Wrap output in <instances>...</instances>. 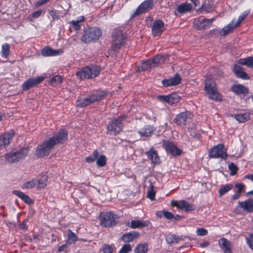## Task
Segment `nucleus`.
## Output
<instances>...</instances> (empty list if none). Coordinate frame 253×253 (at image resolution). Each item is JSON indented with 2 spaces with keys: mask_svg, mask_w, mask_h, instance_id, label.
<instances>
[{
  "mask_svg": "<svg viewBox=\"0 0 253 253\" xmlns=\"http://www.w3.org/2000/svg\"><path fill=\"white\" fill-rule=\"evenodd\" d=\"M67 139L68 131L64 129H60L52 137L39 145L35 151V154L39 158L47 156L56 145L64 143Z\"/></svg>",
  "mask_w": 253,
  "mask_h": 253,
  "instance_id": "obj_1",
  "label": "nucleus"
},
{
  "mask_svg": "<svg viewBox=\"0 0 253 253\" xmlns=\"http://www.w3.org/2000/svg\"><path fill=\"white\" fill-rule=\"evenodd\" d=\"M108 93L106 90H93L87 97H80L76 101V106L78 107H84L99 102L104 99L108 95Z\"/></svg>",
  "mask_w": 253,
  "mask_h": 253,
  "instance_id": "obj_2",
  "label": "nucleus"
},
{
  "mask_svg": "<svg viewBox=\"0 0 253 253\" xmlns=\"http://www.w3.org/2000/svg\"><path fill=\"white\" fill-rule=\"evenodd\" d=\"M112 46L108 50V53L113 56L115 52L119 51L122 46L125 45L127 37L122 30L115 29L112 33Z\"/></svg>",
  "mask_w": 253,
  "mask_h": 253,
  "instance_id": "obj_3",
  "label": "nucleus"
},
{
  "mask_svg": "<svg viewBox=\"0 0 253 253\" xmlns=\"http://www.w3.org/2000/svg\"><path fill=\"white\" fill-rule=\"evenodd\" d=\"M101 30L97 27L89 28L84 31L81 40L84 43H89L97 41L101 36Z\"/></svg>",
  "mask_w": 253,
  "mask_h": 253,
  "instance_id": "obj_4",
  "label": "nucleus"
},
{
  "mask_svg": "<svg viewBox=\"0 0 253 253\" xmlns=\"http://www.w3.org/2000/svg\"><path fill=\"white\" fill-rule=\"evenodd\" d=\"M126 118V116L124 115L111 121L107 126V133L112 135L119 134L123 129L124 126L122 122Z\"/></svg>",
  "mask_w": 253,
  "mask_h": 253,
  "instance_id": "obj_5",
  "label": "nucleus"
},
{
  "mask_svg": "<svg viewBox=\"0 0 253 253\" xmlns=\"http://www.w3.org/2000/svg\"><path fill=\"white\" fill-rule=\"evenodd\" d=\"M101 71L100 67L92 66L86 67L77 73V76L81 79H88L97 77Z\"/></svg>",
  "mask_w": 253,
  "mask_h": 253,
  "instance_id": "obj_6",
  "label": "nucleus"
},
{
  "mask_svg": "<svg viewBox=\"0 0 253 253\" xmlns=\"http://www.w3.org/2000/svg\"><path fill=\"white\" fill-rule=\"evenodd\" d=\"M28 147L21 148L17 151L5 154L6 160L10 163H14L24 158L29 153Z\"/></svg>",
  "mask_w": 253,
  "mask_h": 253,
  "instance_id": "obj_7",
  "label": "nucleus"
},
{
  "mask_svg": "<svg viewBox=\"0 0 253 253\" xmlns=\"http://www.w3.org/2000/svg\"><path fill=\"white\" fill-rule=\"evenodd\" d=\"M205 84V90L211 99L215 101H221L222 99L221 95L217 91L214 82L210 80H206Z\"/></svg>",
  "mask_w": 253,
  "mask_h": 253,
  "instance_id": "obj_8",
  "label": "nucleus"
},
{
  "mask_svg": "<svg viewBox=\"0 0 253 253\" xmlns=\"http://www.w3.org/2000/svg\"><path fill=\"white\" fill-rule=\"evenodd\" d=\"M118 218L117 214L111 211L101 213V225L106 227L114 226L116 225Z\"/></svg>",
  "mask_w": 253,
  "mask_h": 253,
  "instance_id": "obj_9",
  "label": "nucleus"
},
{
  "mask_svg": "<svg viewBox=\"0 0 253 253\" xmlns=\"http://www.w3.org/2000/svg\"><path fill=\"white\" fill-rule=\"evenodd\" d=\"M209 156L211 158H221L225 160L228 157L227 149L223 144H219L210 149Z\"/></svg>",
  "mask_w": 253,
  "mask_h": 253,
  "instance_id": "obj_10",
  "label": "nucleus"
},
{
  "mask_svg": "<svg viewBox=\"0 0 253 253\" xmlns=\"http://www.w3.org/2000/svg\"><path fill=\"white\" fill-rule=\"evenodd\" d=\"M170 203L171 206L176 207L178 209L185 212L193 211L195 209L194 205L189 203L184 200L179 201L172 200Z\"/></svg>",
  "mask_w": 253,
  "mask_h": 253,
  "instance_id": "obj_11",
  "label": "nucleus"
},
{
  "mask_svg": "<svg viewBox=\"0 0 253 253\" xmlns=\"http://www.w3.org/2000/svg\"><path fill=\"white\" fill-rule=\"evenodd\" d=\"M193 116V114L190 111L183 112L175 117L174 122L177 125H184L191 121Z\"/></svg>",
  "mask_w": 253,
  "mask_h": 253,
  "instance_id": "obj_12",
  "label": "nucleus"
},
{
  "mask_svg": "<svg viewBox=\"0 0 253 253\" xmlns=\"http://www.w3.org/2000/svg\"><path fill=\"white\" fill-rule=\"evenodd\" d=\"M43 80L44 78L42 76L29 78L22 84V90L23 91L28 90L40 84Z\"/></svg>",
  "mask_w": 253,
  "mask_h": 253,
  "instance_id": "obj_13",
  "label": "nucleus"
},
{
  "mask_svg": "<svg viewBox=\"0 0 253 253\" xmlns=\"http://www.w3.org/2000/svg\"><path fill=\"white\" fill-rule=\"evenodd\" d=\"M153 0H146L141 3L138 7L132 16L133 17L138 16L140 14L151 9L153 8Z\"/></svg>",
  "mask_w": 253,
  "mask_h": 253,
  "instance_id": "obj_14",
  "label": "nucleus"
},
{
  "mask_svg": "<svg viewBox=\"0 0 253 253\" xmlns=\"http://www.w3.org/2000/svg\"><path fill=\"white\" fill-rule=\"evenodd\" d=\"M163 145L166 151L172 156H179L182 151L178 148L172 142L164 140Z\"/></svg>",
  "mask_w": 253,
  "mask_h": 253,
  "instance_id": "obj_15",
  "label": "nucleus"
},
{
  "mask_svg": "<svg viewBox=\"0 0 253 253\" xmlns=\"http://www.w3.org/2000/svg\"><path fill=\"white\" fill-rule=\"evenodd\" d=\"M164 29V23L161 20L154 22L151 27L152 33L154 37L160 36Z\"/></svg>",
  "mask_w": 253,
  "mask_h": 253,
  "instance_id": "obj_16",
  "label": "nucleus"
},
{
  "mask_svg": "<svg viewBox=\"0 0 253 253\" xmlns=\"http://www.w3.org/2000/svg\"><path fill=\"white\" fill-rule=\"evenodd\" d=\"M215 19V18H212L211 19H199L195 22V25L197 27V29L199 30L207 29L210 27Z\"/></svg>",
  "mask_w": 253,
  "mask_h": 253,
  "instance_id": "obj_17",
  "label": "nucleus"
},
{
  "mask_svg": "<svg viewBox=\"0 0 253 253\" xmlns=\"http://www.w3.org/2000/svg\"><path fill=\"white\" fill-rule=\"evenodd\" d=\"M158 98L171 105L178 103L180 99V96L176 93H172L168 95H159Z\"/></svg>",
  "mask_w": 253,
  "mask_h": 253,
  "instance_id": "obj_18",
  "label": "nucleus"
},
{
  "mask_svg": "<svg viewBox=\"0 0 253 253\" xmlns=\"http://www.w3.org/2000/svg\"><path fill=\"white\" fill-rule=\"evenodd\" d=\"M239 64L234 65L233 71L235 75L238 78L245 80H249L250 79L249 76L244 71L243 67Z\"/></svg>",
  "mask_w": 253,
  "mask_h": 253,
  "instance_id": "obj_19",
  "label": "nucleus"
},
{
  "mask_svg": "<svg viewBox=\"0 0 253 253\" xmlns=\"http://www.w3.org/2000/svg\"><path fill=\"white\" fill-rule=\"evenodd\" d=\"M13 135V131H11L0 135V149L9 144L12 139Z\"/></svg>",
  "mask_w": 253,
  "mask_h": 253,
  "instance_id": "obj_20",
  "label": "nucleus"
},
{
  "mask_svg": "<svg viewBox=\"0 0 253 253\" xmlns=\"http://www.w3.org/2000/svg\"><path fill=\"white\" fill-rule=\"evenodd\" d=\"M181 77L179 75L176 74L173 77L169 79H165L162 81V84L164 87H169L178 84L181 82Z\"/></svg>",
  "mask_w": 253,
  "mask_h": 253,
  "instance_id": "obj_21",
  "label": "nucleus"
},
{
  "mask_svg": "<svg viewBox=\"0 0 253 253\" xmlns=\"http://www.w3.org/2000/svg\"><path fill=\"white\" fill-rule=\"evenodd\" d=\"M140 236V234L137 231H132L123 234L121 237V240L124 242L129 243L137 239Z\"/></svg>",
  "mask_w": 253,
  "mask_h": 253,
  "instance_id": "obj_22",
  "label": "nucleus"
},
{
  "mask_svg": "<svg viewBox=\"0 0 253 253\" xmlns=\"http://www.w3.org/2000/svg\"><path fill=\"white\" fill-rule=\"evenodd\" d=\"M218 245L224 253H232L231 243L227 239L222 238L219 240Z\"/></svg>",
  "mask_w": 253,
  "mask_h": 253,
  "instance_id": "obj_23",
  "label": "nucleus"
},
{
  "mask_svg": "<svg viewBox=\"0 0 253 253\" xmlns=\"http://www.w3.org/2000/svg\"><path fill=\"white\" fill-rule=\"evenodd\" d=\"M239 206L241 208L248 212H253V200L249 199L244 202H238Z\"/></svg>",
  "mask_w": 253,
  "mask_h": 253,
  "instance_id": "obj_24",
  "label": "nucleus"
},
{
  "mask_svg": "<svg viewBox=\"0 0 253 253\" xmlns=\"http://www.w3.org/2000/svg\"><path fill=\"white\" fill-rule=\"evenodd\" d=\"M150 222L148 221H141L140 220H132L128 222L127 226L132 229L141 228L148 226Z\"/></svg>",
  "mask_w": 253,
  "mask_h": 253,
  "instance_id": "obj_25",
  "label": "nucleus"
},
{
  "mask_svg": "<svg viewBox=\"0 0 253 253\" xmlns=\"http://www.w3.org/2000/svg\"><path fill=\"white\" fill-rule=\"evenodd\" d=\"M193 8L192 5L190 3L184 2L179 4L174 12L175 15H177L176 12L179 13L184 14L190 12Z\"/></svg>",
  "mask_w": 253,
  "mask_h": 253,
  "instance_id": "obj_26",
  "label": "nucleus"
},
{
  "mask_svg": "<svg viewBox=\"0 0 253 253\" xmlns=\"http://www.w3.org/2000/svg\"><path fill=\"white\" fill-rule=\"evenodd\" d=\"M62 53V50H55L49 47H44L42 51V54L44 56H56L61 54Z\"/></svg>",
  "mask_w": 253,
  "mask_h": 253,
  "instance_id": "obj_27",
  "label": "nucleus"
},
{
  "mask_svg": "<svg viewBox=\"0 0 253 253\" xmlns=\"http://www.w3.org/2000/svg\"><path fill=\"white\" fill-rule=\"evenodd\" d=\"M146 154L152 163L154 164H158L160 163V160L156 151L150 149L149 151L146 152Z\"/></svg>",
  "mask_w": 253,
  "mask_h": 253,
  "instance_id": "obj_28",
  "label": "nucleus"
},
{
  "mask_svg": "<svg viewBox=\"0 0 253 253\" xmlns=\"http://www.w3.org/2000/svg\"><path fill=\"white\" fill-rule=\"evenodd\" d=\"M232 91L236 94H247L248 93V89L242 84L234 85L232 87Z\"/></svg>",
  "mask_w": 253,
  "mask_h": 253,
  "instance_id": "obj_29",
  "label": "nucleus"
},
{
  "mask_svg": "<svg viewBox=\"0 0 253 253\" xmlns=\"http://www.w3.org/2000/svg\"><path fill=\"white\" fill-rule=\"evenodd\" d=\"M153 132L152 127L149 125H146L138 131L141 137H147L151 135Z\"/></svg>",
  "mask_w": 253,
  "mask_h": 253,
  "instance_id": "obj_30",
  "label": "nucleus"
},
{
  "mask_svg": "<svg viewBox=\"0 0 253 253\" xmlns=\"http://www.w3.org/2000/svg\"><path fill=\"white\" fill-rule=\"evenodd\" d=\"M13 193L15 195L19 197L21 200H22L25 203L30 205L33 203L32 200L27 195H26L23 192L18 191V190H14L13 191Z\"/></svg>",
  "mask_w": 253,
  "mask_h": 253,
  "instance_id": "obj_31",
  "label": "nucleus"
},
{
  "mask_svg": "<svg viewBox=\"0 0 253 253\" xmlns=\"http://www.w3.org/2000/svg\"><path fill=\"white\" fill-rule=\"evenodd\" d=\"M232 116L240 123H245L250 119V115L247 113L235 114Z\"/></svg>",
  "mask_w": 253,
  "mask_h": 253,
  "instance_id": "obj_32",
  "label": "nucleus"
},
{
  "mask_svg": "<svg viewBox=\"0 0 253 253\" xmlns=\"http://www.w3.org/2000/svg\"><path fill=\"white\" fill-rule=\"evenodd\" d=\"M237 62L240 65H246L249 68H253V56L239 59Z\"/></svg>",
  "mask_w": 253,
  "mask_h": 253,
  "instance_id": "obj_33",
  "label": "nucleus"
},
{
  "mask_svg": "<svg viewBox=\"0 0 253 253\" xmlns=\"http://www.w3.org/2000/svg\"><path fill=\"white\" fill-rule=\"evenodd\" d=\"M236 28L234 25V21L233 20L226 26L223 27L219 31V34L221 36H225L227 35L232 30Z\"/></svg>",
  "mask_w": 253,
  "mask_h": 253,
  "instance_id": "obj_34",
  "label": "nucleus"
},
{
  "mask_svg": "<svg viewBox=\"0 0 253 253\" xmlns=\"http://www.w3.org/2000/svg\"><path fill=\"white\" fill-rule=\"evenodd\" d=\"M166 58V56L164 55H157L150 59L154 65V67H155L157 66L158 65L164 63Z\"/></svg>",
  "mask_w": 253,
  "mask_h": 253,
  "instance_id": "obj_35",
  "label": "nucleus"
},
{
  "mask_svg": "<svg viewBox=\"0 0 253 253\" xmlns=\"http://www.w3.org/2000/svg\"><path fill=\"white\" fill-rule=\"evenodd\" d=\"M181 239V237L174 234H169L166 237V240L167 243L169 244L177 243L179 242Z\"/></svg>",
  "mask_w": 253,
  "mask_h": 253,
  "instance_id": "obj_36",
  "label": "nucleus"
},
{
  "mask_svg": "<svg viewBox=\"0 0 253 253\" xmlns=\"http://www.w3.org/2000/svg\"><path fill=\"white\" fill-rule=\"evenodd\" d=\"M67 233V240L66 241L67 244L70 245L74 243L78 240V236L71 229H68Z\"/></svg>",
  "mask_w": 253,
  "mask_h": 253,
  "instance_id": "obj_37",
  "label": "nucleus"
},
{
  "mask_svg": "<svg viewBox=\"0 0 253 253\" xmlns=\"http://www.w3.org/2000/svg\"><path fill=\"white\" fill-rule=\"evenodd\" d=\"M47 176L45 174L41 176L36 180V186L39 188L44 187L47 184Z\"/></svg>",
  "mask_w": 253,
  "mask_h": 253,
  "instance_id": "obj_38",
  "label": "nucleus"
},
{
  "mask_svg": "<svg viewBox=\"0 0 253 253\" xmlns=\"http://www.w3.org/2000/svg\"><path fill=\"white\" fill-rule=\"evenodd\" d=\"M84 17L83 16H81L77 18L76 20H73L70 22V24L72 26L74 29L78 31L81 29V26L79 23L84 22Z\"/></svg>",
  "mask_w": 253,
  "mask_h": 253,
  "instance_id": "obj_39",
  "label": "nucleus"
},
{
  "mask_svg": "<svg viewBox=\"0 0 253 253\" xmlns=\"http://www.w3.org/2000/svg\"><path fill=\"white\" fill-rule=\"evenodd\" d=\"M152 68H154V65H153L152 61H151L150 59H149L142 62L140 66L139 67V70L140 71H145Z\"/></svg>",
  "mask_w": 253,
  "mask_h": 253,
  "instance_id": "obj_40",
  "label": "nucleus"
},
{
  "mask_svg": "<svg viewBox=\"0 0 253 253\" xmlns=\"http://www.w3.org/2000/svg\"><path fill=\"white\" fill-rule=\"evenodd\" d=\"M62 83V77L59 75H56L50 80V84L53 86H57Z\"/></svg>",
  "mask_w": 253,
  "mask_h": 253,
  "instance_id": "obj_41",
  "label": "nucleus"
},
{
  "mask_svg": "<svg viewBox=\"0 0 253 253\" xmlns=\"http://www.w3.org/2000/svg\"><path fill=\"white\" fill-rule=\"evenodd\" d=\"M233 188V185L231 184H228L224 185H222L219 190V194L220 196H222L226 193L228 191L232 189Z\"/></svg>",
  "mask_w": 253,
  "mask_h": 253,
  "instance_id": "obj_42",
  "label": "nucleus"
},
{
  "mask_svg": "<svg viewBox=\"0 0 253 253\" xmlns=\"http://www.w3.org/2000/svg\"><path fill=\"white\" fill-rule=\"evenodd\" d=\"M148 250L147 244L138 245L134 249L135 253H147Z\"/></svg>",
  "mask_w": 253,
  "mask_h": 253,
  "instance_id": "obj_43",
  "label": "nucleus"
},
{
  "mask_svg": "<svg viewBox=\"0 0 253 253\" xmlns=\"http://www.w3.org/2000/svg\"><path fill=\"white\" fill-rule=\"evenodd\" d=\"M96 165L100 167H103L106 164V157L104 155H101L97 158Z\"/></svg>",
  "mask_w": 253,
  "mask_h": 253,
  "instance_id": "obj_44",
  "label": "nucleus"
},
{
  "mask_svg": "<svg viewBox=\"0 0 253 253\" xmlns=\"http://www.w3.org/2000/svg\"><path fill=\"white\" fill-rule=\"evenodd\" d=\"M92 155L93 156H89L85 158V161L87 163H91L94 162L95 159H97L99 156L98 151L97 150H94L93 152Z\"/></svg>",
  "mask_w": 253,
  "mask_h": 253,
  "instance_id": "obj_45",
  "label": "nucleus"
},
{
  "mask_svg": "<svg viewBox=\"0 0 253 253\" xmlns=\"http://www.w3.org/2000/svg\"><path fill=\"white\" fill-rule=\"evenodd\" d=\"M9 53V45L8 43H5L2 45L1 56L7 58Z\"/></svg>",
  "mask_w": 253,
  "mask_h": 253,
  "instance_id": "obj_46",
  "label": "nucleus"
},
{
  "mask_svg": "<svg viewBox=\"0 0 253 253\" xmlns=\"http://www.w3.org/2000/svg\"><path fill=\"white\" fill-rule=\"evenodd\" d=\"M228 169L231 171L230 175L232 176L235 175L239 169L237 166L233 163H231L229 164Z\"/></svg>",
  "mask_w": 253,
  "mask_h": 253,
  "instance_id": "obj_47",
  "label": "nucleus"
},
{
  "mask_svg": "<svg viewBox=\"0 0 253 253\" xmlns=\"http://www.w3.org/2000/svg\"><path fill=\"white\" fill-rule=\"evenodd\" d=\"M37 183H36V179H33L31 181H29L25 183L23 185V188H26V189H29V188H32L35 186H36Z\"/></svg>",
  "mask_w": 253,
  "mask_h": 253,
  "instance_id": "obj_48",
  "label": "nucleus"
},
{
  "mask_svg": "<svg viewBox=\"0 0 253 253\" xmlns=\"http://www.w3.org/2000/svg\"><path fill=\"white\" fill-rule=\"evenodd\" d=\"M155 192L154 190V186L152 183H150V188L147 193V197L151 200H153L155 199Z\"/></svg>",
  "mask_w": 253,
  "mask_h": 253,
  "instance_id": "obj_49",
  "label": "nucleus"
},
{
  "mask_svg": "<svg viewBox=\"0 0 253 253\" xmlns=\"http://www.w3.org/2000/svg\"><path fill=\"white\" fill-rule=\"evenodd\" d=\"M248 13L246 11L244 12L239 17L238 20L235 23V26L237 27H238L241 23L244 20V19L247 17Z\"/></svg>",
  "mask_w": 253,
  "mask_h": 253,
  "instance_id": "obj_50",
  "label": "nucleus"
},
{
  "mask_svg": "<svg viewBox=\"0 0 253 253\" xmlns=\"http://www.w3.org/2000/svg\"><path fill=\"white\" fill-rule=\"evenodd\" d=\"M132 250L131 246L130 244H126L124 245L119 251V253H128Z\"/></svg>",
  "mask_w": 253,
  "mask_h": 253,
  "instance_id": "obj_51",
  "label": "nucleus"
},
{
  "mask_svg": "<svg viewBox=\"0 0 253 253\" xmlns=\"http://www.w3.org/2000/svg\"><path fill=\"white\" fill-rule=\"evenodd\" d=\"M246 241L250 248L253 250V233H251L248 237H246Z\"/></svg>",
  "mask_w": 253,
  "mask_h": 253,
  "instance_id": "obj_52",
  "label": "nucleus"
},
{
  "mask_svg": "<svg viewBox=\"0 0 253 253\" xmlns=\"http://www.w3.org/2000/svg\"><path fill=\"white\" fill-rule=\"evenodd\" d=\"M235 188L237 189L236 192L241 194L245 188V185L241 183H236L235 184Z\"/></svg>",
  "mask_w": 253,
  "mask_h": 253,
  "instance_id": "obj_53",
  "label": "nucleus"
},
{
  "mask_svg": "<svg viewBox=\"0 0 253 253\" xmlns=\"http://www.w3.org/2000/svg\"><path fill=\"white\" fill-rule=\"evenodd\" d=\"M103 253H113V249L112 247L107 244H104L102 246Z\"/></svg>",
  "mask_w": 253,
  "mask_h": 253,
  "instance_id": "obj_54",
  "label": "nucleus"
},
{
  "mask_svg": "<svg viewBox=\"0 0 253 253\" xmlns=\"http://www.w3.org/2000/svg\"><path fill=\"white\" fill-rule=\"evenodd\" d=\"M196 233L198 236H206L208 234V231L203 228H199L197 229Z\"/></svg>",
  "mask_w": 253,
  "mask_h": 253,
  "instance_id": "obj_55",
  "label": "nucleus"
},
{
  "mask_svg": "<svg viewBox=\"0 0 253 253\" xmlns=\"http://www.w3.org/2000/svg\"><path fill=\"white\" fill-rule=\"evenodd\" d=\"M162 213H163L164 217L168 219H171L174 217L173 214L171 212L163 211Z\"/></svg>",
  "mask_w": 253,
  "mask_h": 253,
  "instance_id": "obj_56",
  "label": "nucleus"
},
{
  "mask_svg": "<svg viewBox=\"0 0 253 253\" xmlns=\"http://www.w3.org/2000/svg\"><path fill=\"white\" fill-rule=\"evenodd\" d=\"M200 9H203L207 13H210L212 11V7L210 5H204V4H202L201 7H200Z\"/></svg>",
  "mask_w": 253,
  "mask_h": 253,
  "instance_id": "obj_57",
  "label": "nucleus"
},
{
  "mask_svg": "<svg viewBox=\"0 0 253 253\" xmlns=\"http://www.w3.org/2000/svg\"><path fill=\"white\" fill-rule=\"evenodd\" d=\"M42 14V11L41 10H37L36 11H34L32 14V17L34 18H39Z\"/></svg>",
  "mask_w": 253,
  "mask_h": 253,
  "instance_id": "obj_58",
  "label": "nucleus"
},
{
  "mask_svg": "<svg viewBox=\"0 0 253 253\" xmlns=\"http://www.w3.org/2000/svg\"><path fill=\"white\" fill-rule=\"evenodd\" d=\"M26 222H27V220H24L22 223L19 224V226L21 229H27Z\"/></svg>",
  "mask_w": 253,
  "mask_h": 253,
  "instance_id": "obj_59",
  "label": "nucleus"
},
{
  "mask_svg": "<svg viewBox=\"0 0 253 253\" xmlns=\"http://www.w3.org/2000/svg\"><path fill=\"white\" fill-rule=\"evenodd\" d=\"M190 130V132H191V135L193 136V137L194 138H195L197 140H199L201 138V135L199 133H196L195 134H192V132H191L192 131V127H191L190 128H189Z\"/></svg>",
  "mask_w": 253,
  "mask_h": 253,
  "instance_id": "obj_60",
  "label": "nucleus"
},
{
  "mask_svg": "<svg viewBox=\"0 0 253 253\" xmlns=\"http://www.w3.org/2000/svg\"><path fill=\"white\" fill-rule=\"evenodd\" d=\"M67 248V246L66 244L63 245L59 247V248H58V251L59 252H65L66 251Z\"/></svg>",
  "mask_w": 253,
  "mask_h": 253,
  "instance_id": "obj_61",
  "label": "nucleus"
},
{
  "mask_svg": "<svg viewBox=\"0 0 253 253\" xmlns=\"http://www.w3.org/2000/svg\"><path fill=\"white\" fill-rule=\"evenodd\" d=\"M210 245V242L208 241L203 242L200 243L199 247L201 248H206Z\"/></svg>",
  "mask_w": 253,
  "mask_h": 253,
  "instance_id": "obj_62",
  "label": "nucleus"
},
{
  "mask_svg": "<svg viewBox=\"0 0 253 253\" xmlns=\"http://www.w3.org/2000/svg\"><path fill=\"white\" fill-rule=\"evenodd\" d=\"M241 194H240L236 192V193L232 196V198L233 200H237L239 199L241 197Z\"/></svg>",
  "mask_w": 253,
  "mask_h": 253,
  "instance_id": "obj_63",
  "label": "nucleus"
},
{
  "mask_svg": "<svg viewBox=\"0 0 253 253\" xmlns=\"http://www.w3.org/2000/svg\"><path fill=\"white\" fill-rule=\"evenodd\" d=\"M220 30L218 29H213L210 31V33L211 35H216L217 34H219V31Z\"/></svg>",
  "mask_w": 253,
  "mask_h": 253,
  "instance_id": "obj_64",
  "label": "nucleus"
}]
</instances>
